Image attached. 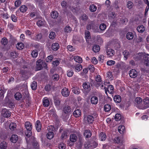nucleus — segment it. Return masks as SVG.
Segmentation results:
<instances>
[{
	"mask_svg": "<svg viewBox=\"0 0 149 149\" xmlns=\"http://www.w3.org/2000/svg\"><path fill=\"white\" fill-rule=\"evenodd\" d=\"M111 109V107L109 104H106L104 107V110L106 112L109 111Z\"/></svg>",
	"mask_w": 149,
	"mask_h": 149,
	"instance_id": "36",
	"label": "nucleus"
},
{
	"mask_svg": "<svg viewBox=\"0 0 149 149\" xmlns=\"http://www.w3.org/2000/svg\"><path fill=\"white\" fill-rule=\"evenodd\" d=\"M42 63L40 60H38L36 61V69L37 70H41L43 68Z\"/></svg>",
	"mask_w": 149,
	"mask_h": 149,
	"instance_id": "12",
	"label": "nucleus"
},
{
	"mask_svg": "<svg viewBox=\"0 0 149 149\" xmlns=\"http://www.w3.org/2000/svg\"><path fill=\"white\" fill-rule=\"evenodd\" d=\"M70 91L68 88H64L61 91V93L62 95L64 97H67L70 94Z\"/></svg>",
	"mask_w": 149,
	"mask_h": 149,
	"instance_id": "9",
	"label": "nucleus"
},
{
	"mask_svg": "<svg viewBox=\"0 0 149 149\" xmlns=\"http://www.w3.org/2000/svg\"><path fill=\"white\" fill-rule=\"evenodd\" d=\"M7 147V144L5 141H3L0 144V147L1 149H5Z\"/></svg>",
	"mask_w": 149,
	"mask_h": 149,
	"instance_id": "42",
	"label": "nucleus"
},
{
	"mask_svg": "<svg viewBox=\"0 0 149 149\" xmlns=\"http://www.w3.org/2000/svg\"><path fill=\"white\" fill-rule=\"evenodd\" d=\"M104 59V57L103 55H100L98 57V60L99 61L102 62H103V61Z\"/></svg>",
	"mask_w": 149,
	"mask_h": 149,
	"instance_id": "59",
	"label": "nucleus"
},
{
	"mask_svg": "<svg viewBox=\"0 0 149 149\" xmlns=\"http://www.w3.org/2000/svg\"><path fill=\"white\" fill-rule=\"evenodd\" d=\"M91 62L94 64H96L98 63L97 60L95 57H93L92 58Z\"/></svg>",
	"mask_w": 149,
	"mask_h": 149,
	"instance_id": "62",
	"label": "nucleus"
},
{
	"mask_svg": "<svg viewBox=\"0 0 149 149\" xmlns=\"http://www.w3.org/2000/svg\"><path fill=\"white\" fill-rule=\"evenodd\" d=\"M95 80L98 84L99 83V86H100L101 83L102 84L101 77L100 75H97L96 76L95 78Z\"/></svg>",
	"mask_w": 149,
	"mask_h": 149,
	"instance_id": "27",
	"label": "nucleus"
},
{
	"mask_svg": "<svg viewBox=\"0 0 149 149\" xmlns=\"http://www.w3.org/2000/svg\"><path fill=\"white\" fill-rule=\"evenodd\" d=\"M72 91L73 93L76 94H79L80 92V89L77 87L73 88Z\"/></svg>",
	"mask_w": 149,
	"mask_h": 149,
	"instance_id": "44",
	"label": "nucleus"
},
{
	"mask_svg": "<svg viewBox=\"0 0 149 149\" xmlns=\"http://www.w3.org/2000/svg\"><path fill=\"white\" fill-rule=\"evenodd\" d=\"M10 54L11 57L13 58H16L18 56V54L15 51H13L11 52Z\"/></svg>",
	"mask_w": 149,
	"mask_h": 149,
	"instance_id": "54",
	"label": "nucleus"
},
{
	"mask_svg": "<svg viewBox=\"0 0 149 149\" xmlns=\"http://www.w3.org/2000/svg\"><path fill=\"white\" fill-rule=\"evenodd\" d=\"M88 68V70H89L91 72H93L95 69L93 65H89Z\"/></svg>",
	"mask_w": 149,
	"mask_h": 149,
	"instance_id": "58",
	"label": "nucleus"
},
{
	"mask_svg": "<svg viewBox=\"0 0 149 149\" xmlns=\"http://www.w3.org/2000/svg\"><path fill=\"white\" fill-rule=\"evenodd\" d=\"M127 38L129 40H131L134 37V35L133 33L132 32H128L126 35Z\"/></svg>",
	"mask_w": 149,
	"mask_h": 149,
	"instance_id": "38",
	"label": "nucleus"
},
{
	"mask_svg": "<svg viewBox=\"0 0 149 149\" xmlns=\"http://www.w3.org/2000/svg\"><path fill=\"white\" fill-rule=\"evenodd\" d=\"M143 58L144 64L147 66H149V54L144 55Z\"/></svg>",
	"mask_w": 149,
	"mask_h": 149,
	"instance_id": "10",
	"label": "nucleus"
},
{
	"mask_svg": "<svg viewBox=\"0 0 149 149\" xmlns=\"http://www.w3.org/2000/svg\"><path fill=\"white\" fill-rule=\"evenodd\" d=\"M97 114H92L90 115H88L86 118V120L88 123H92L94 120V119L97 116Z\"/></svg>",
	"mask_w": 149,
	"mask_h": 149,
	"instance_id": "3",
	"label": "nucleus"
},
{
	"mask_svg": "<svg viewBox=\"0 0 149 149\" xmlns=\"http://www.w3.org/2000/svg\"><path fill=\"white\" fill-rule=\"evenodd\" d=\"M1 112L2 115L5 118H8L11 115V112L6 108L2 109Z\"/></svg>",
	"mask_w": 149,
	"mask_h": 149,
	"instance_id": "4",
	"label": "nucleus"
},
{
	"mask_svg": "<svg viewBox=\"0 0 149 149\" xmlns=\"http://www.w3.org/2000/svg\"><path fill=\"white\" fill-rule=\"evenodd\" d=\"M133 6V3L130 1H128L127 3V7L129 9H131L132 8Z\"/></svg>",
	"mask_w": 149,
	"mask_h": 149,
	"instance_id": "48",
	"label": "nucleus"
},
{
	"mask_svg": "<svg viewBox=\"0 0 149 149\" xmlns=\"http://www.w3.org/2000/svg\"><path fill=\"white\" fill-rule=\"evenodd\" d=\"M37 25L39 26H43L45 24V22L44 20H38L37 22Z\"/></svg>",
	"mask_w": 149,
	"mask_h": 149,
	"instance_id": "41",
	"label": "nucleus"
},
{
	"mask_svg": "<svg viewBox=\"0 0 149 149\" xmlns=\"http://www.w3.org/2000/svg\"><path fill=\"white\" fill-rule=\"evenodd\" d=\"M16 47L18 49L21 50L23 48L24 45L22 42H19L16 45Z\"/></svg>",
	"mask_w": 149,
	"mask_h": 149,
	"instance_id": "32",
	"label": "nucleus"
},
{
	"mask_svg": "<svg viewBox=\"0 0 149 149\" xmlns=\"http://www.w3.org/2000/svg\"><path fill=\"white\" fill-rule=\"evenodd\" d=\"M2 44L3 45H6L8 43V40L6 38H2L1 41Z\"/></svg>",
	"mask_w": 149,
	"mask_h": 149,
	"instance_id": "45",
	"label": "nucleus"
},
{
	"mask_svg": "<svg viewBox=\"0 0 149 149\" xmlns=\"http://www.w3.org/2000/svg\"><path fill=\"white\" fill-rule=\"evenodd\" d=\"M81 112V111L80 110L77 109L74 111L73 115L75 117H78L80 116Z\"/></svg>",
	"mask_w": 149,
	"mask_h": 149,
	"instance_id": "24",
	"label": "nucleus"
},
{
	"mask_svg": "<svg viewBox=\"0 0 149 149\" xmlns=\"http://www.w3.org/2000/svg\"><path fill=\"white\" fill-rule=\"evenodd\" d=\"M46 136L48 139H51L54 136V134L52 132H49L47 133Z\"/></svg>",
	"mask_w": 149,
	"mask_h": 149,
	"instance_id": "29",
	"label": "nucleus"
},
{
	"mask_svg": "<svg viewBox=\"0 0 149 149\" xmlns=\"http://www.w3.org/2000/svg\"><path fill=\"white\" fill-rule=\"evenodd\" d=\"M56 36L55 33L54 32H51L49 35V37L50 39H54Z\"/></svg>",
	"mask_w": 149,
	"mask_h": 149,
	"instance_id": "51",
	"label": "nucleus"
},
{
	"mask_svg": "<svg viewBox=\"0 0 149 149\" xmlns=\"http://www.w3.org/2000/svg\"><path fill=\"white\" fill-rule=\"evenodd\" d=\"M71 111L70 107L68 105L65 106L63 108V111L65 113H67L70 112Z\"/></svg>",
	"mask_w": 149,
	"mask_h": 149,
	"instance_id": "25",
	"label": "nucleus"
},
{
	"mask_svg": "<svg viewBox=\"0 0 149 149\" xmlns=\"http://www.w3.org/2000/svg\"><path fill=\"white\" fill-rule=\"evenodd\" d=\"M115 53V51L109 48L107 49V55L109 56H112L114 55Z\"/></svg>",
	"mask_w": 149,
	"mask_h": 149,
	"instance_id": "14",
	"label": "nucleus"
},
{
	"mask_svg": "<svg viewBox=\"0 0 149 149\" xmlns=\"http://www.w3.org/2000/svg\"><path fill=\"white\" fill-rule=\"evenodd\" d=\"M75 71L76 72H78L81 70L82 68V65L80 64H77L74 67Z\"/></svg>",
	"mask_w": 149,
	"mask_h": 149,
	"instance_id": "31",
	"label": "nucleus"
},
{
	"mask_svg": "<svg viewBox=\"0 0 149 149\" xmlns=\"http://www.w3.org/2000/svg\"><path fill=\"white\" fill-rule=\"evenodd\" d=\"M97 8V6L94 4H92L89 7V10L91 12H95Z\"/></svg>",
	"mask_w": 149,
	"mask_h": 149,
	"instance_id": "35",
	"label": "nucleus"
},
{
	"mask_svg": "<svg viewBox=\"0 0 149 149\" xmlns=\"http://www.w3.org/2000/svg\"><path fill=\"white\" fill-rule=\"evenodd\" d=\"M77 137L75 134H72L70 135V140L72 142H75L77 141Z\"/></svg>",
	"mask_w": 149,
	"mask_h": 149,
	"instance_id": "18",
	"label": "nucleus"
},
{
	"mask_svg": "<svg viewBox=\"0 0 149 149\" xmlns=\"http://www.w3.org/2000/svg\"><path fill=\"white\" fill-rule=\"evenodd\" d=\"M91 101L92 104H96L98 102V98L96 96H94L91 98Z\"/></svg>",
	"mask_w": 149,
	"mask_h": 149,
	"instance_id": "15",
	"label": "nucleus"
},
{
	"mask_svg": "<svg viewBox=\"0 0 149 149\" xmlns=\"http://www.w3.org/2000/svg\"><path fill=\"white\" fill-rule=\"evenodd\" d=\"M16 125L15 123H10L9 125V128L12 130L13 131L16 128Z\"/></svg>",
	"mask_w": 149,
	"mask_h": 149,
	"instance_id": "34",
	"label": "nucleus"
},
{
	"mask_svg": "<svg viewBox=\"0 0 149 149\" xmlns=\"http://www.w3.org/2000/svg\"><path fill=\"white\" fill-rule=\"evenodd\" d=\"M14 96L15 100H20L22 97V94L19 92H16L15 93Z\"/></svg>",
	"mask_w": 149,
	"mask_h": 149,
	"instance_id": "16",
	"label": "nucleus"
},
{
	"mask_svg": "<svg viewBox=\"0 0 149 149\" xmlns=\"http://www.w3.org/2000/svg\"><path fill=\"white\" fill-rule=\"evenodd\" d=\"M144 54L143 53H139L134 56V58L136 61L140 60L143 58Z\"/></svg>",
	"mask_w": 149,
	"mask_h": 149,
	"instance_id": "6",
	"label": "nucleus"
},
{
	"mask_svg": "<svg viewBox=\"0 0 149 149\" xmlns=\"http://www.w3.org/2000/svg\"><path fill=\"white\" fill-rule=\"evenodd\" d=\"M54 102L55 105L57 107H58L60 104L61 101L58 98H55L54 99Z\"/></svg>",
	"mask_w": 149,
	"mask_h": 149,
	"instance_id": "46",
	"label": "nucleus"
},
{
	"mask_svg": "<svg viewBox=\"0 0 149 149\" xmlns=\"http://www.w3.org/2000/svg\"><path fill=\"white\" fill-rule=\"evenodd\" d=\"M115 61L112 60L108 61L107 62V64L109 66H112L115 64Z\"/></svg>",
	"mask_w": 149,
	"mask_h": 149,
	"instance_id": "50",
	"label": "nucleus"
},
{
	"mask_svg": "<svg viewBox=\"0 0 149 149\" xmlns=\"http://www.w3.org/2000/svg\"><path fill=\"white\" fill-rule=\"evenodd\" d=\"M135 103L136 107L140 109H142V99L140 97H137L135 101Z\"/></svg>",
	"mask_w": 149,
	"mask_h": 149,
	"instance_id": "2",
	"label": "nucleus"
},
{
	"mask_svg": "<svg viewBox=\"0 0 149 149\" xmlns=\"http://www.w3.org/2000/svg\"><path fill=\"white\" fill-rule=\"evenodd\" d=\"M35 126L36 130L38 132H39L41 130V125L40 120H38L36 123Z\"/></svg>",
	"mask_w": 149,
	"mask_h": 149,
	"instance_id": "11",
	"label": "nucleus"
},
{
	"mask_svg": "<svg viewBox=\"0 0 149 149\" xmlns=\"http://www.w3.org/2000/svg\"><path fill=\"white\" fill-rule=\"evenodd\" d=\"M100 50V47L98 45H95L93 47V50L95 53H96L98 52Z\"/></svg>",
	"mask_w": 149,
	"mask_h": 149,
	"instance_id": "39",
	"label": "nucleus"
},
{
	"mask_svg": "<svg viewBox=\"0 0 149 149\" xmlns=\"http://www.w3.org/2000/svg\"><path fill=\"white\" fill-rule=\"evenodd\" d=\"M74 74V72L72 70H68L67 72V75L68 77H71Z\"/></svg>",
	"mask_w": 149,
	"mask_h": 149,
	"instance_id": "47",
	"label": "nucleus"
},
{
	"mask_svg": "<svg viewBox=\"0 0 149 149\" xmlns=\"http://www.w3.org/2000/svg\"><path fill=\"white\" fill-rule=\"evenodd\" d=\"M53 58V56L52 55H50L48 56L46 58V60L47 62H50L52 61Z\"/></svg>",
	"mask_w": 149,
	"mask_h": 149,
	"instance_id": "60",
	"label": "nucleus"
},
{
	"mask_svg": "<svg viewBox=\"0 0 149 149\" xmlns=\"http://www.w3.org/2000/svg\"><path fill=\"white\" fill-rule=\"evenodd\" d=\"M51 16L52 18H57L58 15V14L57 11H53L51 13Z\"/></svg>",
	"mask_w": 149,
	"mask_h": 149,
	"instance_id": "33",
	"label": "nucleus"
},
{
	"mask_svg": "<svg viewBox=\"0 0 149 149\" xmlns=\"http://www.w3.org/2000/svg\"><path fill=\"white\" fill-rule=\"evenodd\" d=\"M83 86L85 89L88 90L90 89V84L88 82L84 83L83 85Z\"/></svg>",
	"mask_w": 149,
	"mask_h": 149,
	"instance_id": "37",
	"label": "nucleus"
},
{
	"mask_svg": "<svg viewBox=\"0 0 149 149\" xmlns=\"http://www.w3.org/2000/svg\"><path fill=\"white\" fill-rule=\"evenodd\" d=\"M19 9L21 12L24 13L27 10V7L25 5H22L20 7Z\"/></svg>",
	"mask_w": 149,
	"mask_h": 149,
	"instance_id": "30",
	"label": "nucleus"
},
{
	"mask_svg": "<svg viewBox=\"0 0 149 149\" xmlns=\"http://www.w3.org/2000/svg\"><path fill=\"white\" fill-rule=\"evenodd\" d=\"M113 100L116 103H119L121 101V99L120 96L119 95H115L113 98Z\"/></svg>",
	"mask_w": 149,
	"mask_h": 149,
	"instance_id": "21",
	"label": "nucleus"
},
{
	"mask_svg": "<svg viewBox=\"0 0 149 149\" xmlns=\"http://www.w3.org/2000/svg\"><path fill=\"white\" fill-rule=\"evenodd\" d=\"M26 130L25 131L26 136L28 137H30L32 135L31 130L32 129V125L29 122H26L24 124Z\"/></svg>",
	"mask_w": 149,
	"mask_h": 149,
	"instance_id": "1",
	"label": "nucleus"
},
{
	"mask_svg": "<svg viewBox=\"0 0 149 149\" xmlns=\"http://www.w3.org/2000/svg\"><path fill=\"white\" fill-rule=\"evenodd\" d=\"M21 1L20 0H18L15 3V7H17L19 6L21 4Z\"/></svg>",
	"mask_w": 149,
	"mask_h": 149,
	"instance_id": "63",
	"label": "nucleus"
},
{
	"mask_svg": "<svg viewBox=\"0 0 149 149\" xmlns=\"http://www.w3.org/2000/svg\"><path fill=\"white\" fill-rule=\"evenodd\" d=\"M33 149H38L39 145L37 143L35 142L33 144Z\"/></svg>",
	"mask_w": 149,
	"mask_h": 149,
	"instance_id": "64",
	"label": "nucleus"
},
{
	"mask_svg": "<svg viewBox=\"0 0 149 149\" xmlns=\"http://www.w3.org/2000/svg\"><path fill=\"white\" fill-rule=\"evenodd\" d=\"M38 52L36 50L33 51L31 53L32 56L33 57H36L38 55Z\"/></svg>",
	"mask_w": 149,
	"mask_h": 149,
	"instance_id": "53",
	"label": "nucleus"
},
{
	"mask_svg": "<svg viewBox=\"0 0 149 149\" xmlns=\"http://www.w3.org/2000/svg\"><path fill=\"white\" fill-rule=\"evenodd\" d=\"M43 105L45 107H48L49 104V101L48 98L44 97L42 100Z\"/></svg>",
	"mask_w": 149,
	"mask_h": 149,
	"instance_id": "13",
	"label": "nucleus"
},
{
	"mask_svg": "<svg viewBox=\"0 0 149 149\" xmlns=\"http://www.w3.org/2000/svg\"><path fill=\"white\" fill-rule=\"evenodd\" d=\"M118 131L120 134L123 133L125 130V127L124 126L120 125L118 127Z\"/></svg>",
	"mask_w": 149,
	"mask_h": 149,
	"instance_id": "28",
	"label": "nucleus"
},
{
	"mask_svg": "<svg viewBox=\"0 0 149 149\" xmlns=\"http://www.w3.org/2000/svg\"><path fill=\"white\" fill-rule=\"evenodd\" d=\"M84 135L86 138H89L91 136L92 134L89 130H86L84 131Z\"/></svg>",
	"mask_w": 149,
	"mask_h": 149,
	"instance_id": "22",
	"label": "nucleus"
},
{
	"mask_svg": "<svg viewBox=\"0 0 149 149\" xmlns=\"http://www.w3.org/2000/svg\"><path fill=\"white\" fill-rule=\"evenodd\" d=\"M129 74L131 78H135L137 76V72L135 70L132 69L129 71Z\"/></svg>",
	"mask_w": 149,
	"mask_h": 149,
	"instance_id": "8",
	"label": "nucleus"
},
{
	"mask_svg": "<svg viewBox=\"0 0 149 149\" xmlns=\"http://www.w3.org/2000/svg\"><path fill=\"white\" fill-rule=\"evenodd\" d=\"M142 109H145L149 107V98L146 97L143 100Z\"/></svg>",
	"mask_w": 149,
	"mask_h": 149,
	"instance_id": "5",
	"label": "nucleus"
},
{
	"mask_svg": "<svg viewBox=\"0 0 149 149\" xmlns=\"http://www.w3.org/2000/svg\"><path fill=\"white\" fill-rule=\"evenodd\" d=\"M72 31V28L69 26H67L64 29V32L66 33H70Z\"/></svg>",
	"mask_w": 149,
	"mask_h": 149,
	"instance_id": "43",
	"label": "nucleus"
},
{
	"mask_svg": "<svg viewBox=\"0 0 149 149\" xmlns=\"http://www.w3.org/2000/svg\"><path fill=\"white\" fill-rule=\"evenodd\" d=\"M18 139L17 136L16 134L13 135L10 138V140L12 142L15 143Z\"/></svg>",
	"mask_w": 149,
	"mask_h": 149,
	"instance_id": "19",
	"label": "nucleus"
},
{
	"mask_svg": "<svg viewBox=\"0 0 149 149\" xmlns=\"http://www.w3.org/2000/svg\"><path fill=\"white\" fill-rule=\"evenodd\" d=\"M99 27L101 30L104 31L106 29V26L105 24L103 23L100 25Z\"/></svg>",
	"mask_w": 149,
	"mask_h": 149,
	"instance_id": "55",
	"label": "nucleus"
},
{
	"mask_svg": "<svg viewBox=\"0 0 149 149\" xmlns=\"http://www.w3.org/2000/svg\"><path fill=\"white\" fill-rule=\"evenodd\" d=\"M125 64L123 62H120L118 63L116 65V66L117 68H122L123 66H125Z\"/></svg>",
	"mask_w": 149,
	"mask_h": 149,
	"instance_id": "52",
	"label": "nucleus"
},
{
	"mask_svg": "<svg viewBox=\"0 0 149 149\" xmlns=\"http://www.w3.org/2000/svg\"><path fill=\"white\" fill-rule=\"evenodd\" d=\"M104 88L105 90V93L106 94H107V91H108L109 93L111 94L113 93V91L114 89V87L113 85H109L108 86L107 88L104 87Z\"/></svg>",
	"mask_w": 149,
	"mask_h": 149,
	"instance_id": "7",
	"label": "nucleus"
},
{
	"mask_svg": "<svg viewBox=\"0 0 149 149\" xmlns=\"http://www.w3.org/2000/svg\"><path fill=\"white\" fill-rule=\"evenodd\" d=\"M59 48V45L57 43H55L52 44V49L54 51L57 50Z\"/></svg>",
	"mask_w": 149,
	"mask_h": 149,
	"instance_id": "26",
	"label": "nucleus"
},
{
	"mask_svg": "<svg viewBox=\"0 0 149 149\" xmlns=\"http://www.w3.org/2000/svg\"><path fill=\"white\" fill-rule=\"evenodd\" d=\"M124 57L125 58L126 60L128 58V56L129 55V52L127 50H125L123 52Z\"/></svg>",
	"mask_w": 149,
	"mask_h": 149,
	"instance_id": "49",
	"label": "nucleus"
},
{
	"mask_svg": "<svg viewBox=\"0 0 149 149\" xmlns=\"http://www.w3.org/2000/svg\"><path fill=\"white\" fill-rule=\"evenodd\" d=\"M143 38L139 36L138 38H136V42L137 43H139L143 41Z\"/></svg>",
	"mask_w": 149,
	"mask_h": 149,
	"instance_id": "61",
	"label": "nucleus"
},
{
	"mask_svg": "<svg viewBox=\"0 0 149 149\" xmlns=\"http://www.w3.org/2000/svg\"><path fill=\"white\" fill-rule=\"evenodd\" d=\"M106 134L104 132H101L99 134V138L102 141H104L105 140L106 138Z\"/></svg>",
	"mask_w": 149,
	"mask_h": 149,
	"instance_id": "17",
	"label": "nucleus"
},
{
	"mask_svg": "<svg viewBox=\"0 0 149 149\" xmlns=\"http://www.w3.org/2000/svg\"><path fill=\"white\" fill-rule=\"evenodd\" d=\"M67 48L69 51L71 52H72L75 50V48H73L72 46L70 45L68 46Z\"/></svg>",
	"mask_w": 149,
	"mask_h": 149,
	"instance_id": "57",
	"label": "nucleus"
},
{
	"mask_svg": "<svg viewBox=\"0 0 149 149\" xmlns=\"http://www.w3.org/2000/svg\"><path fill=\"white\" fill-rule=\"evenodd\" d=\"M145 28L144 26L142 25H140L137 28V30L138 32L142 33L145 31Z\"/></svg>",
	"mask_w": 149,
	"mask_h": 149,
	"instance_id": "23",
	"label": "nucleus"
},
{
	"mask_svg": "<svg viewBox=\"0 0 149 149\" xmlns=\"http://www.w3.org/2000/svg\"><path fill=\"white\" fill-rule=\"evenodd\" d=\"M74 60L77 62L79 63H81L82 62L83 60L82 58L79 56H75L74 57Z\"/></svg>",
	"mask_w": 149,
	"mask_h": 149,
	"instance_id": "20",
	"label": "nucleus"
},
{
	"mask_svg": "<svg viewBox=\"0 0 149 149\" xmlns=\"http://www.w3.org/2000/svg\"><path fill=\"white\" fill-rule=\"evenodd\" d=\"M31 87L33 90H35L36 89L37 85L36 82L33 81L31 84Z\"/></svg>",
	"mask_w": 149,
	"mask_h": 149,
	"instance_id": "40",
	"label": "nucleus"
},
{
	"mask_svg": "<svg viewBox=\"0 0 149 149\" xmlns=\"http://www.w3.org/2000/svg\"><path fill=\"white\" fill-rule=\"evenodd\" d=\"M115 118L116 121H118L121 118V115L120 114L117 113L115 116Z\"/></svg>",
	"mask_w": 149,
	"mask_h": 149,
	"instance_id": "56",
	"label": "nucleus"
}]
</instances>
